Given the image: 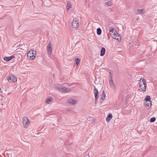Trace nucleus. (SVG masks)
I'll list each match as a JSON object with an SVG mask.
<instances>
[{"label": "nucleus", "mask_w": 157, "mask_h": 157, "mask_svg": "<svg viewBox=\"0 0 157 157\" xmlns=\"http://www.w3.org/2000/svg\"><path fill=\"white\" fill-rule=\"evenodd\" d=\"M36 54V50H32L31 49L28 52L27 57L30 60H33L35 59Z\"/></svg>", "instance_id": "1"}, {"label": "nucleus", "mask_w": 157, "mask_h": 157, "mask_svg": "<svg viewBox=\"0 0 157 157\" xmlns=\"http://www.w3.org/2000/svg\"><path fill=\"white\" fill-rule=\"evenodd\" d=\"M140 84L139 85L140 87L143 91H145L146 90V84L144 78H141L140 79Z\"/></svg>", "instance_id": "2"}, {"label": "nucleus", "mask_w": 157, "mask_h": 157, "mask_svg": "<svg viewBox=\"0 0 157 157\" xmlns=\"http://www.w3.org/2000/svg\"><path fill=\"white\" fill-rule=\"evenodd\" d=\"M57 89L62 92H67L70 91V89L66 88L65 87L58 86L57 87Z\"/></svg>", "instance_id": "3"}, {"label": "nucleus", "mask_w": 157, "mask_h": 157, "mask_svg": "<svg viewBox=\"0 0 157 157\" xmlns=\"http://www.w3.org/2000/svg\"><path fill=\"white\" fill-rule=\"evenodd\" d=\"M72 26L75 28H77L78 27V20L76 18L73 19L72 22Z\"/></svg>", "instance_id": "4"}, {"label": "nucleus", "mask_w": 157, "mask_h": 157, "mask_svg": "<svg viewBox=\"0 0 157 157\" xmlns=\"http://www.w3.org/2000/svg\"><path fill=\"white\" fill-rule=\"evenodd\" d=\"M23 125L25 128L27 127L30 123V121L27 117H24L23 119Z\"/></svg>", "instance_id": "5"}, {"label": "nucleus", "mask_w": 157, "mask_h": 157, "mask_svg": "<svg viewBox=\"0 0 157 157\" xmlns=\"http://www.w3.org/2000/svg\"><path fill=\"white\" fill-rule=\"evenodd\" d=\"M7 79L8 81L10 82H14L16 81L17 80L16 77L14 75H12L11 76L8 77L7 78Z\"/></svg>", "instance_id": "6"}, {"label": "nucleus", "mask_w": 157, "mask_h": 157, "mask_svg": "<svg viewBox=\"0 0 157 157\" xmlns=\"http://www.w3.org/2000/svg\"><path fill=\"white\" fill-rule=\"evenodd\" d=\"M144 105L145 107L147 109H149L150 108L151 105V101H144Z\"/></svg>", "instance_id": "7"}, {"label": "nucleus", "mask_w": 157, "mask_h": 157, "mask_svg": "<svg viewBox=\"0 0 157 157\" xmlns=\"http://www.w3.org/2000/svg\"><path fill=\"white\" fill-rule=\"evenodd\" d=\"M67 103L72 105L75 104L77 103V101L76 100L72 98L68 99L67 101Z\"/></svg>", "instance_id": "8"}, {"label": "nucleus", "mask_w": 157, "mask_h": 157, "mask_svg": "<svg viewBox=\"0 0 157 157\" xmlns=\"http://www.w3.org/2000/svg\"><path fill=\"white\" fill-rule=\"evenodd\" d=\"M94 93L95 95V101L96 102L97 99L98 98V91L96 88L95 86H94Z\"/></svg>", "instance_id": "9"}, {"label": "nucleus", "mask_w": 157, "mask_h": 157, "mask_svg": "<svg viewBox=\"0 0 157 157\" xmlns=\"http://www.w3.org/2000/svg\"><path fill=\"white\" fill-rule=\"evenodd\" d=\"M105 97V94L104 92V91H103L102 92V94L101 95V97L100 98V101L99 102L101 104H102V101H103Z\"/></svg>", "instance_id": "10"}, {"label": "nucleus", "mask_w": 157, "mask_h": 157, "mask_svg": "<svg viewBox=\"0 0 157 157\" xmlns=\"http://www.w3.org/2000/svg\"><path fill=\"white\" fill-rule=\"evenodd\" d=\"M52 46L51 43L49 42L47 46V48L48 53L50 55H51L52 54Z\"/></svg>", "instance_id": "11"}, {"label": "nucleus", "mask_w": 157, "mask_h": 157, "mask_svg": "<svg viewBox=\"0 0 157 157\" xmlns=\"http://www.w3.org/2000/svg\"><path fill=\"white\" fill-rule=\"evenodd\" d=\"M109 82L110 86L112 89L113 90L115 89L116 85L113 83V80L111 79V80H110Z\"/></svg>", "instance_id": "12"}, {"label": "nucleus", "mask_w": 157, "mask_h": 157, "mask_svg": "<svg viewBox=\"0 0 157 157\" xmlns=\"http://www.w3.org/2000/svg\"><path fill=\"white\" fill-rule=\"evenodd\" d=\"M14 57H15L13 56H12L9 57L5 56L4 58V60L6 61H8L12 59H13Z\"/></svg>", "instance_id": "13"}, {"label": "nucleus", "mask_w": 157, "mask_h": 157, "mask_svg": "<svg viewBox=\"0 0 157 157\" xmlns=\"http://www.w3.org/2000/svg\"><path fill=\"white\" fill-rule=\"evenodd\" d=\"M105 6H113V3L111 1H109L105 3Z\"/></svg>", "instance_id": "14"}, {"label": "nucleus", "mask_w": 157, "mask_h": 157, "mask_svg": "<svg viewBox=\"0 0 157 157\" xmlns=\"http://www.w3.org/2000/svg\"><path fill=\"white\" fill-rule=\"evenodd\" d=\"M105 48H104V47H102L101 50L100 56H104L105 54Z\"/></svg>", "instance_id": "15"}, {"label": "nucleus", "mask_w": 157, "mask_h": 157, "mask_svg": "<svg viewBox=\"0 0 157 157\" xmlns=\"http://www.w3.org/2000/svg\"><path fill=\"white\" fill-rule=\"evenodd\" d=\"M112 117L113 116L112 114L111 113L109 114L108 116H107V117L106 118V121H107L108 122H109V121L111 120Z\"/></svg>", "instance_id": "16"}, {"label": "nucleus", "mask_w": 157, "mask_h": 157, "mask_svg": "<svg viewBox=\"0 0 157 157\" xmlns=\"http://www.w3.org/2000/svg\"><path fill=\"white\" fill-rule=\"evenodd\" d=\"M52 101V99L51 98H47L46 100V102L48 104H49L51 103Z\"/></svg>", "instance_id": "17"}, {"label": "nucleus", "mask_w": 157, "mask_h": 157, "mask_svg": "<svg viewBox=\"0 0 157 157\" xmlns=\"http://www.w3.org/2000/svg\"><path fill=\"white\" fill-rule=\"evenodd\" d=\"M118 35V33L116 31H115V32L112 34L111 36H112L113 38L115 39L117 38V36Z\"/></svg>", "instance_id": "18"}, {"label": "nucleus", "mask_w": 157, "mask_h": 157, "mask_svg": "<svg viewBox=\"0 0 157 157\" xmlns=\"http://www.w3.org/2000/svg\"><path fill=\"white\" fill-rule=\"evenodd\" d=\"M109 30L110 33L111 35L113 34L115 31H116L114 28H110L109 29Z\"/></svg>", "instance_id": "19"}, {"label": "nucleus", "mask_w": 157, "mask_h": 157, "mask_svg": "<svg viewBox=\"0 0 157 157\" xmlns=\"http://www.w3.org/2000/svg\"><path fill=\"white\" fill-rule=\"evenodd\" d=\"M151 98L149 96H147L145 98V101H150Z\"/></svg>", "instance_id": "20"}, {"label": "nucleus", "mask_w": 157, "mask_h": 157, "mask_svg": "<svg viewBox=\"0 0 157 157\" xmlns=\"http://www.w3.org/2000/svg\"><path fill=\"white\" fill-rule=\"evenodd\" d=\"M101 33V30L100 28H98L97 29V33L98 35H100Z\"/></svg>", "instance_id": "21"}, {"label": "nucleus", "mask_w": 157, "mask_h": 157, "mask_svg": "<svg viewBox=\"0 0 157 157\" xmlns=\"http://www.w3.org/2000/svg\"><path fill=\"white\" fill-rule=\"evenodd\" d=\"M117 38H115V39H117L119 41H120L121 40L120 36L119 34H118L117 35Z\"/></svg>", "instance_id": "22"}, {"label": "nucleus", "mask_w": 157, "mask_h": 157, "mask_svg": "<svg viewBox=\"0 0 157 157\" xmlns=\"http://www.w3.org/2000/svg\"><path fill=\"white\" fill-rule=\"evenodd\" d=\"M75 61L76 64L77 65L80 61V59L78 58H77L75 59Z\"/></svg>", "instance_id": "23"}, {"label": "nucleus", "mask_w": 157, "mask_h": 157, "mask_svg": "<svg viewBox=\"0 0 157 157\" xmlns=\"http://www.w3.org/2000/svg\"><path fill=\"white\" fill-rule=\"evenodd\" d=\"M68 8H67V10H68L71 7V5L70 2L67 3Z\"/></svg>", "instance_id": "24"}, {"label": "nucleus", "mask_w": 157, "mask_h": 157, "mask_svg": "<svg viewBox=\"0 0 157 157\" xmlns=\"http://www.w3.org/2000/svg\"><path fill=\"white\" fill-rule=\"evenodd\" d=\"M155 119H156L155 117H153L151 118L150 121L151 122H153L155 121Z\"/></svg>", "instance_id": "25"}, {"label": "nucleus", "mask_w": 157, "mask_h": 157, "mask_svg": "<svg viewBox=\"0 0 157 157\" xmlns=\"http://www.w3.org/2000/svg\"><path fill=\"white\" fill-rule=\"evenodd\" d=\"M143 9H138L137 10L138 12L139 13H143Z\"/></svg>", "instance_id": "26"}, {"label": "nucleus", "mask_w": 157, "mask_h": 157, "mask_svg": "<svg viewBox=\"0 0 157 157\" xmlns=\"http://www.w3.org/2000/svg\"><path fill=\"white\" fill-rule=\"evenodd\" d=\"M109 77L110 78V80H111V79H112V74L111 72L109 73Z\"/></svg>", "instance_id": "27"}, {"label": "nucleus", "mask_w": 157, "mask_h": 157, "mask_svg": "<svg viewBox=\"0 0 157 157\" xmlns=\"http://www.w3.org/2000/svg\"><path fill=\"white\" fill-rule=\"evenodd\" d=\"M0 93H2V90L0 87Z\"/></svg>", "instance_id": "28"}, {"label": "nucleus", "mask_w": 157, "mask_h": 157, "mask_svg": "<svg viewBox=\"0 0 157 157\" xmlns=\"http://www.w3.org/2000/svg\"><path fill=\"white\" fill-rule=\"evenodd\" d=\"M84 157H90L88 155H86Z\"/></svg>", "instance_id": "29"}]
</instances>
